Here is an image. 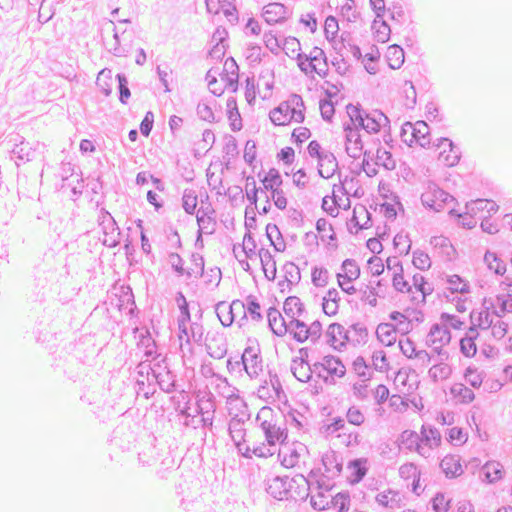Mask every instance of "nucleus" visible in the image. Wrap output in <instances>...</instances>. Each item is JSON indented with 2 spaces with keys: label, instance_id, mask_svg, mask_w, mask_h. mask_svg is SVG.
Here are the masks:
<instances>
[{
  "label": "nucleus",
  "instance_id": "nucleus-23",
  "mask_svg": "<svg viewBox=\"0 0 512 512\" xmlns=\"http://www.w3.org/2000/svg\"><path fill=\"white\" fill-rule=\"evenodd\" d=\"M440 467L447 478H456L463 473L460 457L446 455L440 462Z\"/></svg>",
  "mask_w": 512,
  "mask_h": 512
},
{
  "label": "nucleus",
  "instance_id": "nucleus-22",
  "mask_svg": "<svg viewBox=\"0 0 512 512\" xmlns=\"http://www.w3.org/2000/svg\"><path fill=\"white\" fill-rule=\"evenodd\" d=\"M400 445L405 446L406 449L410 451H416L422 456H425L424 449L422 447L421 438L417 434V432L413 430H404L398 437Z\"/></svg>",
  "mask_w": 512,
  "mask_h": 512
},
{
  "label": "nucleus",
  "instance_id": "nucleus-4",
  "mask_svg": "<svg viewBox=\"0 0 512 512\" xmlns=\"http://www.w3.org/2000/svg\"><path fill=\"white\" fill-rule=\"evenodd\" d=\"M297 481L302 483L304 481V475L297 474L292 478L288 476H275L267 479L265 490L276 500H288L289 496H292L293 484Z\"/></svg>",
  "mask_w": 512,
  "mask_h": 512
},
{
  "label": "nucleus",
  "instance_id": "nucleus-13",
  "mask_svg": "<svg viewBox=\"0 0 512 512\" xmlns=\"http://www.w3.org/2000/svg\"><path fill=\"white\" fill-rule=\"evenodd\" d=\"M176 377L175 372L168 365L164 366V372L153 369V379L164 393L171 394L178 390Z\"/></svg>",
  "mask_w": 512,
  "mask_h": 512
},
{
  "label": "nucleus",
  "instance_id": "nucleus-25",
  "mask_svg": "<svg viewBox=\"0 0 512 512\" xmlns=\"http://www.w3.org/2000/svg\"><path fill=\"white\" fill-rule=\"evenodd\" d=\"M227 117L230 121V128L233 132L240 131L243 127L242 118L237 106V99L233 96L229 97L226 102Z\"/></svg>",
  "mask_w": 512,
  "mask_h": 512
},
{
  "label": "nucleus",
  "instance_id": "nucleus-40",
  "mask_svg": "<svg viewBox=\"0 0 512 512\" xmlns=\"http://www.w3.org/2000/svg\"><path fill=\"white\" fill-rule=\"evenodd\" d=\"M450 393L453 397L459 399L461 403L465 404L472 402L475 398L474 392L462 383L452 385Z\"/></svg>",
  "mask_w": 512,
  "mask_h": 512
},
{
  "label": "nucleus",
  "instance_id": "nucleus-35",
  "mask_svg": "<svg viewBox=\"0 0 512 512\" xmlns=\"http://www.w3.org/2000/svg\"><path fill=\"white\" fill-rule=\"evenodd\" d=\"M291 372L294 377L300 382H308L311 380L312 375L316 374L318 377V370H314V366L312 365H304V364H291Z\"/></svg>",
  "mask_w": 512,
  "mask_h": 512
},
{
  "label": "nucleus",
  "instance_id": "nucleus-16",
  "mask_svg": "<svg viewBox=\"0 0 512 512\" xmlns=\"http://www.w3.org/2000/svg\"><path fill=\"white\" fill-rule=\"evenodd\" d=\"M434 145L438 148L442 146H447L449 148V152L447 154H445L446 149L440 153V158H443V162L446 166L452 167L459 163L461 159V151L451 139L441 137L437 139V143H434Z\"/></svg>",
  "mask_w": 512,
  "mask_h": 512
},
{
  "label": "nucleus",
  "instance_id": "nucleus-41",
  "mask_svg": "<svg viewBox=\"0 0 512 512\" xmlns=\"http://www.w3.org/2000/svg\"><path fill=\"white\" fill-rule=\"evenodd\" d=\"M351 331L350 339L353 346H357L359 344H365L368 340V330L367 327L362 323H354L349 329Z\"/></svg>",
  "mask_w": 512,
  "mask_h": 512
},
{
  "label": "nucleus",
  "instance_id": "nucleus-12",
  "mask_svg": "<svg viewBox=\"0 0 512 512\" xmlns=\"http://www.w3.org/2000/svg\"><path fill=\"white\" fill-rule=\"evenodd\" d=\"M322 465L325 469V477L328 480L338 477L343 469V457L334 450H329L322 455Z\"/></svg>",
  "mask_w": 512,
  "mask_h": 512
},
{
  "label": "nucleus",
  "instance_id": "nucleus-6",
  "mask_svg": "<svg viewBox=\"0 0 512 512\" xmlns=\"http://www.w3.org/2000/svg\"><path fill=\"white\" fill-rule=\"evenodd\" d=\"M55 271L47 264H39L34 267L33 272V291L31 298L33 301L42 303L45 300V292L49 281L53 279Z\"/></svg>",
  "mask_w": 512,
  "mask_h": 512
},
{
  "label": "nucleus",
  "instance_id": "nucleus-48",
  "mask_svg": "<svg viewBox=\"0 0 512 512\" xmlns=\"http://www.w3.org/2000/svg\"><path fill=\"white\" fill-rule=\"evenodd\" d=\"M309 484H311L310 478L305 477L302 483L300 481L294 483L291 492L292 496H289V499L291 498L295 501L306 500L309 497Z\"/></svg>",
  "mask_w": 512,
  "mask_h": 512
},
{
  "label": "nucleus",
  "instance_id": "nucleus-59",
  "mask_svg": "<svg viewBox=\"0 0 512 512\" xmlns=\"http://www.w3.org/2000/svg\"><path fill=\"white\" fill-rule=\"evenodd\" d=\"M116 80L118 83V92H119V101L122 104H127L128 99L131 96V91L128 86V79L124 73H118L116 75Z\"/></svg>",
  "mask_w": 512,
  "mask_h": 512
},
{
  "label": "nucleus",
  "instance_id": "nucleus-18",
  "mask_svg": "<svg viewBox=\"0 0 512 512\" xmlns=\"http://www.w3.org/2000/svg\"><path fill=\"white\" fill-rule=\"evenodd\" d=\"M286 13L285 5L273 2L264 6L262 16L268 24L272 25L284 22L287 19Z\"/></svg>",
  "mask_w": 512,
  "mask_h": 512
},
{
  "label": "nucleus",
  "instance_id": "nucleus-60",
  "mask_svg": "<svg viewBox=\"0 0 512 512\" xmlns=\"http://www.w3.org/2000/svg\"><path fill=\"white\" fill-rule=\"evenodd\" d=\"M452 373V369L444 362H438L433 365L429 370V376L434 382H437L439 378L447 379Z\"/></svg>",
  "mask_w": 512,
  "mask_h": 512
},
{
  "label": "nucleus",
  "instance_id": "nucleus-8",
  "mask_svg": "<svg viewBox=\"0 0 512 512\" xmlns=\"http://www.w3.org/2000/svg\"><path fill=\"white\" fill-rule=\"evenodd\" d=\"M351 331L339 323H331L326 331V342L335 350L342 351L347 343H351Z\"/></svg>",
  "mask_w": 512,
  "mask_h": 512
},
{
  "label": "nucleus",
  "instance_id": "nucleus-56",
  "mask_svg": "<svg viewBox=\"0 0 512 512\" xmlns=\"http://www.w3.org/2000/svg\"><path fill=\"white\" fill-rule=\"evenodd\" d=\"M282 270L284 272V278L287 281L288 286H291L300 281V270L298 266H296L293 262H286L283 265Z\"/></svg>",
  "mask_w": 512,
  "mask_h": 512
},
{
  "label": "nucleus",
  "instance_id": "nucleus-46",
  "mask_svg": "<svg viewBox=\"0 0 512 512\" xmlns=\"http://www.w3.org/2000/svg\"><path fill=\"white\" fill-rule=\"evenodd\" d=\"M430 244L437 249H440L441 252L446 255L448 258H451L452 254L455 253V249L449 240V238L445 236H433L430 239Z\"/></svg>",
  "mask_w": 512,
  "mask_h": 512
},
{
  "label": "nucleus",
  "instance_id": "nucleus-64",
  "mask_svg": "<svg viewBox=\"0 0 512 512\" xmlns=\"http://www.w3.org/2000/svg\"><path fill=\"white\" fill-rule=\"evenodd\" d=\"M413 265L415 268L425 271L431 267V259L427 253L421 250H416L413 253Z\"/></svg>",
  "mask_w": 512,
  "mask_h": 512
},
{
  "label": "nucleus",
  "instance_id": "nucleus-3",
  "mask_svg": "<svg viewBox=\"0 0 512 512\" xmlns=\"http://www.w3.org/2000/svg\"><path fill=\"white\" fill-rule=\"evenodd\" d=\"M307 152L310 157L317 158L320 177L328 179L334 175L338 169V161L332 152L323 151L317 140L310 141Z\"/></svg>",
  "mask_w": 512,
  "mask_h": 512
},
{
  "label": "nucleus",
  "instance_id": "nucleus-24",
  "mask_svg": "<svg viewBox=\"0 0 512 512\" xmlns=\"http://www.w3.org/2000/svg\"><path fill=\"white\" fill-rule=\"evenodd\" d=\"M262 270L267 280L274 281L276 278V261L271 252L266 248H261L258 252Z\"/></svg>",
  "mask_w": 512,
  "mask_h": 512
},
{
  "label": "nucleus",
  "instance_id": "nucleus-58",
  "mask_svg": "<svg viewBox=\"0 0 512 512\" xmlns=\"http://www.w3.org/2000/svg\"><path fill=\"white\" fill-rule=\"evenodd\" d=\"M292 323H294L295 331L292 332V337L295 341L298 343H304L308 339H310V334L307 329V324L300 320V319H294L292 320Z\"/></svg>",
  "mask_w": 512,
  "mask_h": 512
},
{
  "label": "nucleus",
  "instance_id": "nucleus-20",
  "mask_svg": "<svg viewBox=\"0 0 512 512\" xmlns=\"http://www.w3.org/2000/svg\"><path fill=\"white\" fill-rule=\"evenodd\" d=\"M97 223L105 236L114 235L115 232H117V235H121V231L116 220L104 207L99 209Z\"/></svg>",
  "mask_w": 512,
  "mask_h": 512
},
{
  "label": "nucleus",
  "instance_id": "nucleus-21",
  "mask_svg": "<svg viewBox=\"0 0 512 512\" xmlns=\"http://www.w3.org/2000/svg\"><path fill=\"white\" fill-rule=\"evenodd\" d=\"M451 341V333L447 327L441 323H435L431 326L430 331L427 335V344L428 345H446Z\"/></svg>",
  "mask_w": 512,
  "mask_h": 512
},
{
  "label": "nucleus",
  "instance_id": "nucleus-19",
  "mask_svg": "<svg viewBox=\"0 0 512 512\" xmlns=\"http://www.w3.org/2000/svg\"><path fill=\"white\" fill-rule=\"evenodd\" d=\"M347 468L351 470V475L348 477L351 484L360 483L368 472V459L355 458L348 462Z\"/></svg>",
  "mask_w": 512,
  "mask_h": 512
},
{
  "label": "nucleus",
  "instance_id": "nucleus-26",
  "mask_svg": "<svg viewBox=\"0 0 512 512\" xmlns=\"http://www.w3.org/2000/svg\"><path fill=\"white\" fill-rule=\"evenodd\" d=\"M316 230L320 234V239L325 242L328 241V244L333 248H337V236L334 232L333 226L328 224L325 218H319L316 221Z\"/></svg>",
  "mask_w": 512,
  "mask_h": 512
},
{
  "label": "nucleus",
  "instance_id": "nucleus-49",
  "mask_svg": "<svg viewBox=\"0 0 512 512\" xmlns=\"http://www.w3.org/2000/svg\"><path fill=\"white\" fill-rule=\"evenodd\" d=\"M264 188L267 191L272 190L273 188L280 187L283 183L282 176L280 172L276 168H271L261 179Z\"/></svg>",
  "mask_w": 512,
  "mask_h": 512
},
{
  "label": "nucleus",
  "instance_id": "nucleus-36",
  "mask_svg": "<svg viewBox=\"0 0 512 512\" xmlns=\"http://www.w3.org/2000/svg\"><path fill=\"white\" fill-rule=\"evenodd\" d=\"M395 264L398 265V270L394 271L392 277V285L394 289L401 293H410L412 291V287L409 285L408 281L404 279V271L401 261H395Z\"/></svg>",
  "mask_w": 512,
  "mask_h": 512
},
{
  "label": "nucleus",
  "instance_id": "nucleus-28",
  "mask_svg": "<svg viewBox=\"0 0 512 512\" xmlns=\"http://www.w3.org/2000/svg\"><path fill=\"white\" fill-rule=\"evenodd\" d=\"M283 311L287 317L294 320L297 319L296 316H301L305 312V307L299 297L289 296L283 303Z\"/></svg>",
  "mask_w": 512,
  "mask_h": 512
},
{
  "label": "nucleus",
  "instance_id": "nucleus-53",
  "mask_svg": "<svg viewBox=\"0 0 512 512\" xmlns=\"http://www.w3.org/2000/svg\"><path fill=\"white\" fill-rule=\"evenodd\" d=\"M168 260H169V263L171 264L172 270L178 276L185 275L187 278H191V276H192L191 270L184 269V267H183L184 260L178 253H176V252L169 253Z\"/></svg>",
  "mask_w": 512,
  "mask_h": 512
},
{
  "label": "nucleus",
  "instance_id": "nucleus-37",
  "mask_svg": "<svg viewBox=\"0 0 512 512\" xmlns=\"http://www.w3.org/2000/svg\"><path fill=\"white\" fill-rule=\"evenodd\" d=\"M421 442L430 448L437 447L441 444V434L437 428L433 426L423 425L421 428Z\"/></svg>",
  "mask_w": 512,
  "mask_h": 512
},
{
  "label": "nucleus",
  "instance_id": "nucleus-55",
  "mask_svg": "<svg viewBox=\"0 0 512 512\" xmlns=\"http://www.w3.org/2000/svg\"><path fill=\"white\" fill-rule=\"evenodd\" d=\"M460 352L465 357H474L477 353V346L475 343V335H465L460 339Z\"/></svg>",
  "mask_w": 512,
  "mask_h": 512
},
{
  "label": "nucleus",
  "instance_id": "nucleus-32",
  "mask_svg": "<svg viewBox=\"0 0 512 512\" xmlns=\"http://www.w3.org/2000/svg\"><path fill=\"white\" fill-rule=\"evenodd\" d=\"M351 497L347 490L336 493L330 496L329 509L333 508L336 512H348L350 509Z\"/></svg>",
  "mask_w": 512,
  "mask_h": 512
},
{
  "label": "nucleus",
  "instance_id": "nucleus-47",
  "mask_svg": "<svg viewBox=\"0 0 512 512\" xmlns=\"http://www.w3.org/2000/svg\"><path fill=\"white\" fill-rule=\"evenodd\" d=\"M449 215L451 217H455L457 219L458 225L465 229H472L476 226L475 216L471 215L469 211L465 209V212H458L456 209H451L449 211Z\"/></svg>",
  "mask_w": 512,
  "mask_h": 512
},
{
  "label": "nucleus",
  "instance_id": "nucleus-30",
  "mask_svg": "<svg viewBox=\"0 0 512 512\" xmlns=\"http://www.w3.org/2000/svg\"><path fill=\"white\" fill-rule=\"evenodd\" d=\"M266 237L270 241V245H272L277 252H283L286 249L282 233L276 224L268 223L266 225Z\"/></svg>",
  "mask_w": 512,
  "mask_h": 512
},
{
  "label": "nucleus",
  "instance_id": "nucleus-43",
  "mask_svg": "<svg viewBox=\"0 0 512 512\" xmlns=\"http://www.w3.org/2000/svg\"><path fill=\"white\" fill-rule=\"evenodd\" d=\"M447 283L450 285L448 289L452 294H467L470 292L469 283L465 281L460 275L454 274L447 276Z\"/></svg>",
  "mask_w": 512,
  "mask_h": 512
},
{
  "label": "nucleus",
  "instance_id": "nucleus-15",
  "mask_svg": "<svg viewBox=\"0 0 512 512\" xmlns=\"http://www.w3.org/2000/svg\"><path fill=\"white\" fill-rule=\"evenodd\" d=\"M244 360H248V364L252 368L248 371L249 377H257L262 371V357L260 355L259 343L256 340L244 349Z\"/></svg>",
  "mask_w": 512,
  "mask_h": 512
},
{
  "label": "nucleus",
  "instance_id": "nucleus-63",
  "mask_svg": "<svg viewBox=\"0 0 512 512\" xmlns=\"http://www.w3.org/2000/svg\"><path fill=\"white\" fill-rule=\"evenodd\" d=\"M379 20L380 22L374 28L375 38L380 43H386L390 39L392 30L390 25L384 20V17Z\"/></svg>",
  "mask_w": 512,
  "mask_h": 512
},
{
  "label": "nucleus",
  "instance_id": "nucleus-33",
  "mask_svg": "<svg viewBox=\"0 0 512 512\" xmlns=\"http://www.w3.org/2000/svg\"><path fill=\"white\" fill-rule=\"evenodd\" d=\"M481 474L488 483H494L502 478L503 466L497 461H489L482 467Z\"/></svg>",
  "mask_w": 512,
  "mask_h": 512
},
{
  "label": "nucleus",
  "instance_id": "nucleus-54",
  "mask_svg": "<svg viewBox=\"0 0 512 512\" xmlns=\"http://www.w3.org/2000/svg\"><path fill=\"white\" fill-rule=\"evenodd\" d=\"M389 18L393 22L402 25L406 22L407 14L400 2H393L388 8Z\"/></svg>",
  "mask_w": 512,
  "mask_h": 512
},
{
  "label": "nucleus",
  "instance_id": "nucleus-57",
  "mask_svg": "<svg viewBox=\"0 0 512 512\" xmlns=\"http://www.w3.org/2000/svg\"><path fill=\"white\" fill-rule=\"evenodd\" d=\"M376 165L383 166L388 170H392L395 168V161L393 159L392 153L388 150H385L379 147L376 151Z\"/></svg>",
  "mask_w": 512,
  "mask_h": 512
},
{
  "label": "nucleus",
  "instance_id": "nucleus-11",
  "mask_svg": "<svg viewBox=\"0 0 512 512\" xmlns=\"http://www.w3.org/2000/svg\"><path fill=\"white\" fill-rule=\"evenodd\" d=\"M250 419V414H243L240 417L238 414L234 415L229 422V435L234 442L238 452L242 451V442H245L246 430L243 425L246 421Z\"/></svg>",
  "mask_w": 512,
  "mask_h": 512
},
{
  "label": "nucleus",
  "instance_id": "nucleus-45",
  "mask_svg": "<svg viewBox=\"0 0 512 512\" xmlns=\"http://www.w3.org/2000/svg\"><path fill=\"white\" fill-rule=\"evenodd\" d=\"M341 268L344 271L342 278L346 282H352L360 276V267L354 259H345L341 264Z\"/></svg>",
  "mask_w": 512,
  "mask_h": 512
},
{
  "label": "nucleus",
  "instance_id": "nucleus-10",
  "mask_svg": "<svg viewBox=\"0 0 512 512\" xmlns=\"http://www.w3.org/2000/svg\"><path fill=\"white\" fill-rule=\"evenodd\" d=\"M207 353L215 359H221L227 354V339L223 333H207L205 338Z\"/></svg>",
  "mask_w": 512,
  "mask_h": 512
},
{
  "label": "nucleus",
  "instance_id": "nucleus-17",
  "mask_svg": "<svg viewBox=\"0 0 512 512\" xmlns=\"http://www.w3.org/2000/svg\"><path fill=\"white\" fill-rule=\"evenodd\" d=\"M261 430L264 433L265 441L268 446H276L278 443H283L287 437L288 432L284 427H280L277 425V420L273 423H267L260 426Z\"/></svg>",
  "mask_w": 512,
  "mask_h": 512
},
{
  "label": "nucleus",
  "instance_id": "nucleus-7",
  "mask_svg": "<svg viewBox=\"0 0 512 512\" xmlns=\"http://www.w3.org/2000/svg\"><path fill=\"white\" fill-rule=\"evenodd\" d=\"M356 125L357 123L354 124L352 121L343 124L346 140L345 149L347 154L353 159H358L363 150V141L360 135L362 128H358Z\"/></svg>",
  "mask_w": 512,
  "mask_h": 512
},
{
  "label": "nucleus",
  "instance_id": "nucleus-2",
  "mask_svg": "<svg viewBox=\"0 0 512 512\" xmlns=\"http://www.w3.org/2000/svg\"><path fill=\"white\" fill-rule=\"evenodd\" d=\"M314 370H318V378L325 384L334 385L335 378H342L346 374V367L338 356L326 355L321 361L313 363Z\"/></svg>",
  "mask_w": 512,
  "mask_h": 512
},
{
  "label": "nucleus",
  "instance_id": "nucleus-1",
  "mask_svg": "<svg viewBox=\"0 0 512 512\" xmlns=\"http://www.w3.org/2000/svg\"><path fill=\"white\" fill-rule=\"evenodd\" d=\"M347 115L358 128H362L369 134L378 133L382 127L390 123L389 118L380 110L367 112L358 104L349 103L346 106Z\"/></svg>",
  "mask_w": 512,
  "mask_h": 512
},
{
  "label": "nucleus",
  "instance_id": "nucleus-31",
  "mask_svg": "<svg viewBox=\"0 0 512 512\" xmlns=\"http://www.w3.org/2000/svg\"><path fill=\"white\" fill-rule=\"evenodd\" d=\"M376 334L379 341L385 346H392L396 342V328L390 323H380L377 326Z\"/></svg>",
  "mask_w": 512,
  "mask_h": 512
},
{
  "label": "nucleus",
  "instance_id": "nucleus-14",
  "mask_svg": "<svg viewBox=\"0 0 512 512\" xmlns=\"http://www.w3.org/2000/svg\"><path fill=\"white\" fill-rule=\"evenodd\" d=\"M410 146L414 143L426 148L430 145V128L425 121H417L415 124H409Z\"/></svg>",
  "mask_w": 512,
  "mask_h": 512
},
{
  "label": "nucleus",
  "instance_id": "nucleus-27",
  "mask_svg": "<svg viewBox=\"0 0 512 512\" xmlns=\"http://www.w3.org/2000/svg\"><path fill=\"white\" fill-rule=\"evenodd\" d=\"M291 106L287 101L281 102L277 107L272 109L269 113V118L274 125H286L288 124L287 116L291 113Z\"/></svg>",
  "mask_w": 512,
  "mask_h": 512
},
{
  "label": "nucleus",
  "instance_id": "nucleus-38",
  "mask_svg": "<svg viewBox=\"0 0 512 512\" xmlns=\"http://www.w3.org/2000/svg\"><path fill=\"white\" fill-rule=\"evenodd\" d=\"M404 50L401 46L393 44L388 47L387 60L390 68L399 69L404 63Z\"/></svg>",
  "mask_w": 512,
  "mask_h": 512
},
{
  "label": "nucleus",
  "instance_id": "nucleus-9",
  "mask_svg": "<svg viewBox=\"0 0 512 512\" xmlns=\"http://www.w3.org/2000/svg\"><path fill=\"white\" fill-rule=\"evenodd\" d=\"M40 144L36 143L32 145L27 141H21L19 144H15L11 153L12 158H15V162L19 165L18 161L30 162L38 157L42 156L43 151L39 150Z\"/></svg>",
  "mask_w": 512,
  "mask_h": 512
},
{
  "label": "nucleus",
  "instance_id": "nucleus-39",
  "mask_svg": "<svg viewBox=\"0 0 512 512\" xmlns=\"http://www.w3.org/2000/svg\"><path fill=\"white\" fill-rule=\"evenodd\" d=\"M376 501L383 507H399V503L401 501L400 493L398 491L388 489L387 491L377 494Z\"/></svg>",
  "mask_w": 512,
  "mask_h": 512
},
{
  "label": "nucleus",
  "instance_id": "nucleus-61",
  "mask_svg": "<svg viewBox=\"0 0 512 512\" xmlns=\"http://www.w3.org/2000/svg\"><path fill=\"white\" fill-rule=\"evenodd\" d=\"M330 496L333 495L328 493L312 494L310 499L311 507L317 511L329 509Z\"/></svg>",
  "mask_w": 512,
  "mask_h": 512
},
{
  "label": "nucleus",
  "instance_id": "nucleus-42",
  "mask_svg": "<svg viewBox=\"0 0 512 512\" xmlns=\"http://www.w3.org/2000/svg\"><path fill=\"white\" fill-rule=\"evenodd\" d=\"M484 261L490 270H493L497 275H504L506 272V264L501 260L498 255L491 251H486Z\"/></svg>",
  "mask_w": 512,
  "mask_h": 512
},
{
  "label": "nucleus",
  "instance_id": "nucleus-34",
  "mask_svg": "<svg viewBox=\"0 0 512 512\" xmlns=\"http://www.w3.org/2000/svg\"><path fill=\"white\" fill-rule=\"evenodd\" d=\"M223 309H229V310L234 311L236 316H238L239 314H242V317L239 322V326H242V321L247 320L244 301L236 299V300H233L229 305L224 301L218 302L215 307L216 314L222 313Z\"/></svg>",
  "mask_w": 512,
  "mask_h": 512
},
{
  "label": "nucleus",
  "instance_id": "nucleus-5",
  "mask_svg": "<svg viewBox=\"0 0 512 512\" xmlns=\"http://www.w3.org/2000/svg\"><path fill=\"white\" fill-rule=\"evenodd\" d=\"M455 198L448 192L441 189L435 183H429L427 189L421 195L422 205L435 212L441 211L448 201H453Z\"/></svg>",
  "mask_w": 512,
  "mask_h": 512
},
{
  "label": "nucleus",
  "instance_id": "nucleus-50",
  "mask_svg": "<svg viewBox=\"0 0 512 512\" xmlns=\"http://www.w3.org/2000/svg\"><path fill=\"white\" fill-rule=\"evenodd\" d=\"M412 281H413V286L415 287V289L419 292H421L422 294V303H425L426 302V297L429 296L430 294H432L433 292V287L427 282L426 278L419 274V273H416L413 278H412Z\"/></svg>",
  "mask_w": 512,
  "mask_h": 512
},
{
  "label": "nucleus",
  "instance_id": "nucleus-52",
  "mask_svg": "<svg viewBox=\"0 0 512 512\" xmlns=\"http://www.w3.org/2000/svg\"><path fill=\"white\" fill-rule=\"evenodd\" d=\"M182 207L189 215L196 213L197 195L192 189H185L182 196Z\"/></svg>",
  "mask_w": 512,
  "mask_h": 512
},
{
  "label": "nucleus",
  "instance_id": "nucleus-44",
  "mask_svg": "<svg viewBox=\"0 0 512 512\" xmlns=\"http://www.w3.org/2000/svg\"><path fill=\"white\" fill-rule=\"evenodd\" d=\"M245 311L246 315L249 314L254 321L259 322L263 319L260 303L256 296L252 294L248 295L245 299Z\"/></svg>",
  "mask_w": 512,
  "mask_h": 512
},
{
  "label": "nucleus",
  "instance_id": "nucleus-51",
  "mask_svg": "<svg viewBox=\"0 0 512 512\" xmlns=\"http://www.w3.org/2000/svg\"><path fill=\"white\" fill-rule=\"evenodd\" d=\"M216 409L215 406V397L212 393H209L208 397H201L197 401L196 413L198 415H207L210 413H214Z\"/></svg>",
  "mask_w": 512,
  "mask_h": 512
},
{
  "label": "nucleus",
  "instance_id": "nucleus-29",
  "mask_svg": "<svg viewBox=\"0 0 512 512\" xmlns=\"http://www.w3.org/2000/svg\"><path fill=\"white\" fill-rule=\"evenodd\" d=\"M340 301L339 292L335 288H330L323 298L322 310L328 316H334L338 312V302Z\"/></svg>",
  "mask_w": 512,
  "mask_h": 512
},
{
  "label": "nucleus",
  "instance_id": "nucleus-62",
  "mask_svg": "<svg viewBox=\"0 0 512 512\" xmlns=\"http://www.w3.org/2000/svg\"><path fill=\"white\" fill-rule=\"evenodd\" d=\"M329 273L324 267H313L311 271V280L316 287H324L328 283Z\"/></svg>",
  "mask_w": 512,
  "mask_h": 512
}]
</instances>
